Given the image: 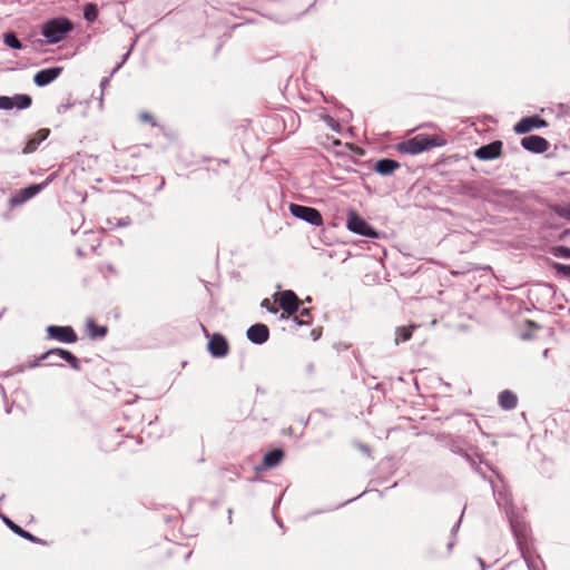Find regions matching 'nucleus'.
<instances>
[{"label":"nucleus","mask_w":570,"mask_h":570,"mask_svg":"<svg viewBox=\"0 0 570 570\" xmlns=\"http://www.w3.org/2000/svg\"><path fill=\"white\" fill-rule=\"evenodd\" d=\"M491 487L498 507L505 511L512 534H525L528 531L527 524L514 513L511 492L504 484L503 480L499 478L495 482L491 481Z\"/></svg>","instance_id":"f257e3e1"},{"label":"nucleus","mask_w":570,"mask_h":570,"mask_svg":"<svg viewBox=\"0 0 570 570\" xmlns=\"http://www.w3.org/2000/svg\"><path fill=\"white\" fill-rule=\"evenodd\" d=\"M446 140L438 135L419 134L411 139L399 142L396 150L401 154L417 155L434 147H442Z\"/></svg>","instance_id":"f03ea898"},{"label":"nucleus","mask_w":570,"mask_h":570,"mask_svg":"<svg viewBox=\"0 0 570 570\" xmlns=\"http://www.w3.org/2000/svg\"><path fill=\"white\" fill-rule=\"evenodd\" d=\"M60 360L66 361L73 370H80L79 360L71 352L59 347L50 348L41 354L32 364H30V367L39 366L42 361H47V366H62L59 362Z\"/></svg>","instance_id":"7ed1b4c3"},{"label":"nucleus","mask_w":570,"mask_h":570,"mask_svg":"<svg viewBox=\"0 0 570 570\" xmlns=\"http://www.w3.org/2000/svg\"><path fill=\"white\" fill-rule=\"evenodd\" d=\"M72 30V23L67 18H56L47 21L42 27V36L49 43H58Z\"/></svg>","instance_id":"20e7f679"},{"label":"nucleus","mask_w":570,"mask_h":570,"mask_svg":"<svg viewBox=\"0 0 570 570\" xmlns=\"http://www.w3.org/2000/svg\"><path fill=\"white\" fill-rule=\"evenodd\" d=\"M346 227L350 232L361 236L370 238L377 237V232L355 212H350L347 214Z\"/></svg>","instance_id":"39448f33"},{"label":"nucleus","mask_w":570,"mask_h":570,"mask_svg":"<svg viewBox=\"0 0 570 570\" xmlns=\"http://www.w3.org/2000/svg\"><path fill=\"white\" fill-rule=\"evenodd\" d=\"M289 212L294 217L313 226H321L323 224V217L316 208L298 204H291Z\"/></svg>","instance_id":"423d86ee"},{"label":"nucleus","mask_w":570,"mask_h":570,"mask_svg":"<svg viewBox=\"0 0 570 570\" xmlns=\"http://www.w3.org/2000/svg\"><path fill=\"white\" fill-rule=\"evenodd\" d=\"M46 331L48 338L56 340L60 343L72 344L78 340L77 334L71 326L49 325Z\"/></svg>","instance_id":"0eeeda50"},{"label":"nucleus","mask_w":570,"mask_h":570,"mask_svg":"<svg viewBox=\"0 0 570 570\" xmlns=\"http://www.w3.org/2000/svg\"><path fill=\"white\" fill-rule=\"evenodd\" d=\"M502 153V141L494 140L488 145L479 147L474 151V156L480 160H493L500 157Z\"/></svg>","instance_id":"6e6552de"},{"label":"nucleus","mask_w":570,"mask_h":570,"mask_svg":"<svg viewBox=\"0 0 570 570\" xmlns=\"http://www.w3.org/2000/svg\"><path fill=\"white\" fill-rule=\"evenodd\" d=\"M521 146L531 153L534 154H542L547 151L549 148V142L546 138L538 136V135H531L525 136L521 139Z\"/></svg>","instance_id":"1a4fd4ad"},{"label":"nucleus","mask_w":570,"mask_h":570,"mask_svg":"<svg viewBox=\"0 0 570 570\" xmlns=\"http://www.w3.org/2000/svg\"><path fill=\"white\" fill-rule=\"evenodd\" d=\"M299 299L293 291H284L281 293L279 306L288 315H293L298 312Z\"/></svg>","instance_id":"9d476101"},{"label":"nucleus","mask_w":570,"mask_h":570,"mask_svg":"<svg viewBox=\"0 0 570 570\" xmlns=\"http://www.w3.org/2000/svg\"><path fill=\"white\" fill-rule=\"evenodd\" d=\"M62 72V67H51L38 71L33 81L38 87H45L56 80Z\"/></svg>","instance_id":"9b49d317"},{"label":"nucleus","mask_w":570,"mask_h":570,"mask_svg":"<svg viewBox=\"0 0 570 570\" xmlns=\"http://www.w3.org/2000/svg\"><path fill=\"white\" fill-rule=\"evenodd\" d=\"M208 351L214 357H224L228 353V343L220 334H214L208 342Z\"/></svg>","instance_id":"f8f14e48"},{"label":"nucleus","mask_w":570,"mask_h":570,"mask_svg":"<svg viewBox=\"0 0 570 570\" xmlns=\"http://www.w3.org/2000/svg\"><path fill=\"white\" fill-rule=\"evenodd\" d=\"M47 184H48L47 181L42 183V184H33V185H30V186L21 189L19 191V194H17L16 196H13L10 199V203L12 205H19V204H22V203L29 200L30 198H32L37 194H39L47 186Z\"/></svg>","instance_id":"ddd939ff"},{"label":"nucleus","mask_w":570,"mask_h":570,"mask_svg":"<svg viewBox=\"0 0 570 570\" xmlns=\"http://www.w3.org/2000/svg\"><path fill=\"white\" fill-rule=\"evenodd\" d=\"M247 338L254 344H263L269 337V330L265 324H254L247 330Z\"/></svg>","instance_id":"4468645a"},{"label":"nucleus","mask_w":570,"mask_h":570,"mask_svg":"<svg viewBox=\"0 0 570 570\" xmlns=\"http://www.w3.org/2000/svg\"><path fill=\"white\" fill-rule=\"evenodd\" d=\"M543 126H546V121L539 116L525 117L514 125V131L517 134H525L534 128H541Z\"/></svg>","instance_id":"2eb2a0df"},{"label":"nucleus","mask_w":570,"mask_h":570,"mask_svg":"<svg viewBox=\"0 0 570 570\" xmlns=\"http://www.w3.org/2000/svg\"><path fill=\"white\" fill-rule=\"evenodd\" d=\"M50 130L47 128L39 129L31 138L28 139L22 154L28 155L36 151L39 145L48 138Z\"/></svg>","instance_id":"dca6fc26"},{"label":"nucleus","mask_w":570,"mask_h":570,"mask_svg":"<svg viewBox=\"0 0 570 570\" xmlns=\"http://www.w3.org/2000/svg\"><path fill=\"white\" fill-rule=\"evenodd\" d=\"M397 168H400V164L390 158L380 159L374 166L375 171L383 176L393 174Z\"/></svg>","instance_id":"f3484780"},{"label":"nucleus","mask_w":570,"mask_h":570,"mask_svg":"<svg viewBox=\"0 0 570 570\" xmlns=\"http://www.w3.org/2000/svg\"><path fill=\"white\" fill-rule=\"evenodd\" d=\"M499 405L507 411L513 410L518 405V397L512 391L504 390L499 394Z\"/></svg>","instance_id":"a211bd4d"},{"label":"nucleus","mask_w":570,"mask_h":570,"mask_svg":"<svg viewBox=\"0 0 570 570\" xmlns=\"http://www.w3.org/2000/svg\"><path fill=\"white\" fill-rule=\"evenodd\" d=\"M284 456V452L281 449H274L265 453L263 459V466L266 469L275 468L279 464Z\"/></svg>","instance_id":"6ab92c4d"},{"label":"nucleus","mask_w":570,"mask_h":570,"mask_svg":"<svg viewBox=\"0 0 570 570\" xmlns=\"http://www.w3.org/2000/svg\"><path fill=\"white\" fill-rule=\"evenodd\" d=\"M11 99L13 108H17L18 110L27 109L32 104V98L29 95L24 94H17L13 97H11Z\"/></svg>","instance_id":"aec40b11"},{"label":"nucleus","mask_w":570,"mask_h":570,"mask_svg":"<svg viewBox=\"0 0 570 570\" xmlns=\"http://www.w3.org/2000/svg\"><path fill=\"white\" fill-rule=\"evenodd\" d=\"M87 326L92 340L105 337L108 331L106 326L96 325L92 321L88 322Z\"/></svg>","instance_id":"412c9836"},{"label":"nucleus","mask_w":570,"mask_h":570,"mask_svg":"<svg viewBox=\"0 0 570 570\" xmlns=\"http://www.w3.org/2000/svg\"><path fill=\"white\" fill-rule=\"evenodd\" d=\"M3 42L11 49L20 50L23 48L21 41L17 38L14 32H6L3 35Z\"/></svg>","instance_id":"4be33fe9"},{"label":"nucleus","mask_w":570,"mask_h":570,"mask_svg":"<svg viewBox=\"0 0 570 570\" xmlns=\"http://www.w3.org/2000/svg\"><path fill=\"white\" fill-rule=\"evenodd\" d=\"M551 209L559 217L570 220V203L563 205H553Z\"/></svg>","instance_id":"5701e85b"},{"label":"nucleus","mask_w":570,"mask_h":570,"mask_svg":"<svg viewBox=\"0 0 570 570\" xmlns=\"http://www.w3.org/2000/svg\"><path fill=\"white\" fill-rule=\"evenodd\" d=\"M415 326H410V327H399L396 330V337H395V342L396 344L401 343V342H406L411 338L412 336V330L414 328Z\"/></svg>","instance_id":"b1692460"},{"label":"nucleus","mask_w":570,"mask_h":570,"mask_svg":"<svg viewBox=\"0 0 570 570\" xmlns=\"http://www.w3.org/2000/svg\"><path fill=\"white\" fill-rule=\"evenodd\" d=\"M294 321L297 325H308L311 323V311L308 308H302L299 316H295Z\"/></svg>","instance_id":"393cba45"},{"label":"nucleus","mask_w":570,"mask_h":570,"mask_svg":"<svg viewBox=\"0 0 570 570\" xmlns=\"http://www.w3.org/2000/svg\"><path fill=\"white\" fill-rule=\"evenodd\" d=\"M83 17L87 21L94 22L98 17V10L95 4H87L85 8Z\"/></svg>","instance_id":"a878e982"},{"label":"nucleus","mask_w":570,"mask_h":570,"mask_svg":"<svg viewBox=\"0 0 570 570\" xmlns=\"http://www.w3.org/2000/svg\"><path fill=\"white\" fill-rule=\"evenodd\" d=\"M551 254L560 258H570V248L566 246H554L551 248Z\"/></svg>","instance_id":"bb28decb"},{"label":"nucleus","mask_w":570,"mask_h":570,"mask_svg":"<svg viewBox=\"0 0 570 570\" xmlns=\"http://www.w3.org/2000/svg\"><path fill=\"white\" fill-rule=\"evenodd\" d=\"M552 268L558 275L570 277V264L553 263Z\"/></svg>","instance_id":"cd10ccee"},{"label":"nucleus","mask_w":570,"mask_h":570,"mask_svg":"<svg viewBox=\"0 0 570 570\" xmlns=\"http://www.w3.org/2000/svg\"><path fill=\"white\" fill-rule=\"evenodd\" d=\"M322 119L333 131L340 132L341 125L334 117L330 115H323Z\"/></svg>","instance_id":"c85d7f7f"},{"label":"nucleus","mask_w":570,"mask_h":570,"mask_svg":"<svg viewBox=\"0 0 570 570\" xmlns=\"http://www.w3.org/2000/svg\"><path fill=\"white\" fill-rule=\"evenodd\" d=\"M2 520L12 530L13 533L30 534L28 531L23 530L21 527L17 525L14 522H12L8 517L2 515Z\"/></svg>","instance_id":"c756f323"},{"label":"nucleus","mask_w":570,"mask_h":570,"mask_svg":"<svg viewBox=\"0 0 570 570\" xmlns=\"http://www.w3.org/2000/svg\"><path fill=\"white\" fill-rule=\"evenodd\" d=\"M11 100V97L0 96V110H11L13 108Z\"/></svg>","instance_id":"7c9ffc66"},{"label":"nucleus","mask_w":570,"mask_h":570,"mask_svg":"<svg viewBox=\"0 0 570 570\" xmlns=\"http://www.w3.org/2000/svg\"><path fill=\"white\" fill-rule=\"evenodd\" d=\"M130 53H131V48H130V49H129V50H128V51L122 56L121 61H120V62H119V63H118V65L112 69V71H111V76H112L114 73H116V72L121 68V66L126 62V60L128 59V57L130 56Z\"/></svg>","instance_id":"2f4dec72"},{"label":"nucleus","mask_w":570,"mask_h":570,"mask_svg":"<svg viewBox=\"0 0 570 570\" xmlns=\"http://www.w3.org/2000/svg\"><path fill=\"white\" fill-rule=\"evenodd\" d=\"M262 306L263 307H266L271 313H277V309L276 308H271L269 307V301L268 299H264L263 303H262Z\"/></svg>","instance_id":"473e14b6"},{"label":"nucleus","mask_w":570,"mask_h":570,"mask_svg":"<svg viewBox=\"0 0 570 570\" xmlns=\"http://www.w3.org/2000/svg\"><path fill=\"white\" fill-rule=\"evenodd\" d=\"M140 118L145 121H151L153 120V116L147 114V112H144L140 115Z\"/></svg>","instance_id":"72a5a7b5"},{"label":"nucleus","mask_w":570,"mask_h":570,"mask_svg":"<svg viewBox=\"0 0 570 570\" xmlns=\"http://www.w3.org/2000/svg\"><path fill=\"white\" fill-rule=\"evenodd\" d=\"M129 224H130V219L124 218V219L119 220L118 226H128Z\"/></svg>","instance_id":"f704fd0d"},{"label":"nucleus","mask_w":570,"mask_h":570,"mask_svg":"<svg viewBox=\"0 0 570 570\" xmlns=\"http://www.w3.org/2000/svg\"><path fill=\"white\" fill-rule=\"evenodd\" d=\"M459 525H460V521H458V522L453 525V528H452V530H451L452 534H453V533H455V532L459 530Z\"/></svg>","instance_id":"c9c22d12"},{"label":"nucleus","mask_w":570,"mask_h":570,"mask_svg":"<svg viewBox=\"0 0 570 570\" xmlns=\"http://www.w3.org/2000/svg\"><path fill=\"white\" fill-rule=\"evenodd\" d=\"M109 82V79L108 78H104L100 82V86L101 87H105L107 83Z\"/></svg>","instance_id":"e433bc0d"},{"label":"nucleus","mask_w":570,"mask_h":570,"mask_svg":"<svg viewBox=\"0 0 570 570\" xmlns=\"http://www.w3.org/2000/svg\"><path fill=\"white\" fill-rule=\"evenodd\" d=\"M27 539L33 541V542H38V538L37 537H33V535H30V537H26Z\"/></svg>","instance_id":"4c0bfd02"},{"label":"nucleus","mask_w":570,"mask_h":570,"mask_svg":"<svg viewBox=\"0 0 570 570\" xmlns=\"http://www.w3.org/2000/svg\"><path fill=\"white\" fill-rule=\"evenodd\" d=\"M363 452H370V449L367 446H362Z\"/></svg>","instance_id":"58836bf2"}]
</instances>
